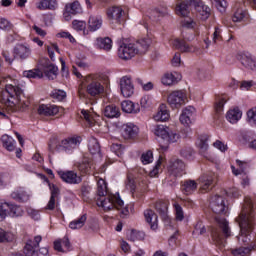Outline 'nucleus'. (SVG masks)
Returning <instances> with one entry per match:
<instances>
[{"mask_svg": "<svg viewBox=\"0 0 256 256\" xmlns=\"http://www.w3.org/2000/svg\"><path fill=\"white\" fill-rule=\"evenodd\" d=\"M63 247H65L66 251H71V242L69 241L68 236H64L63 239L56 240L54 242L55 251H58L59 253H65Z\"/></svg>", "mask_w": 256, "mask_h": 256, "instance_id": "cd10ccee", "label": "nucleus"}, {"mask_svg": "<svg viewBox=\"0 0 256 256\" xmlns=\"http://www.w3.org/2000/svg\"><path fill=\"white\" fill-rule=\"evenodd\" d=\"M210 208L212 209L213 213H216V215L225 213L227 209V205H225V198L219 195L213 196L210 201Z\"/></svg>", "mask_w": 256, "mask_h": 256, "instance_id": "dca6fc26", "label": "nucleus"}, {"mask_svg": "<svg viewBox=\"0 0 256 256\" xmlns=\"http://www.w3.org/2000/svg\"><path fill=\"white\" fill-rule=\"evenodd\" d=\"M237 59L246 69L256 70V59L251 54L240 53L237 55Z\"/></svg>", "mask_w": 256, "mask_h": 256, "instance_id": "4be33fe9", "label": "nucleus"}, {"mask_svg": "<svg viewBox=\"0 0 256 256\" xmlns=\"http://www.w3.org/2000/svg\"><path fill=\"white\" fill-rule=\"evenodd\" d=\"M96 203L98 207H102L104 211H111V209H121L125 203L119 196V193L114 195H107L104 197L96 198Z\"/></svg>", "mask_w": 256, "mask_h": 256, "instance_id": "20e7f679", "label": "nucleus"}, {"mask_svg": "<svg viewBox=\"0 0 256 256\" xmlns=\"http://www.w3.org/2000/svg\"><path fill=\"white\" fill-rule=\"evenodd\" d=\"M11 197L20 203H27V201H29V194H27V192H25L23 189L14 191L11 194Z\"/></svg>", "mask_w": 256, "mask_h": 256, "instance_id": "a19ab883", "label": "nucleus"}, {"mask_svg": "<svg viewBox=\"0 0 256 256\" xmlns=\"http://www.w3.org/2000/svg\"><path fill=\"white\" fill-rule=\"evenodd\" d=\"M58 71H59V68H57L55 64H52L51 62H49V60L45 62L43 72L45 77H47V79H49L50 81L57 79Z\"/></svg>", "mask_w": 256, "mask_h": 256, "instance_id": "a878e982", "label": "nucleus"}, {"mask_svg": "<svg viewBox=\"0 0 256 256\" xmlns=\"http://www.w3.org/2000/svg\"><path fill=\"white\" fill-rule=\"evenodd\" d=\"M75 167L82 175H91L93 173V161L89 158H83L81 161L75 163Z\"/></svg>", "mask_w": 256, "mask_h": 256, "instance_id": "aec40b11", "label": "nucleus"}, {"mask_svg": "<svg viewBox=\"0 0 256 256\" xmlns=\"http://www.w3.org/2000/svg\"><path fill=\"white\" fill-rule=\"evenodd\" d=\"M123 139H135L139 135V127L133 123L124 124L121 128Z\"/></svg>", "mask_w": 256, "mask_h": 256, "instance_id": "6ab92c4d", "label": "nucleus"}, {"mask_svg": "<svg viewBox=\"0 0 256 256\" xmlns=\"http://www.w3.org/2000/svg\"><path fill=\"white\" fill-rule=\"evenodd\" d=\"M215 182V173L207 172L199 177L198 183L200 190L203 192L211 191L213 189V183Z\"/></svg>", "mask_w": 256, "mask_h": 256, "instance_id": "ddd939ff", "label": "nucleus"}, {"mask_svg": "<svg viewBox=\"0 0 256 256\" xmlns=\"http://www.w3.org/2000/svg\"><path fill=\"white\" fill-rule=\"evenodd\" d=\"M1 142L3 147H5V149H7V151H15V140L13 139V137L4 134L1 137Z\"/></svg>", "mask_w": 256, "mask_h": 256, "instance_id": "79ce46f5", "label": "nucleus"}, {"mask_svg": "<svg viewBox=\"0 0 256 256\" xmlns=\"http://www.w3.org/2000/svg\"><path fill=\"white\" fill-rule=\"evenodd\" d=\"M79 143H81V137H72L62 140L60 145L56 146V151H65V153H69L73 149H77Z\"/></svg>", "mask_w": 256, "mask_h": 256, "instance_id": "9b49d317", "label": "nucleus"}, {"mask_svg": "<svg viewBox=\"0 0 256 256\" xmlns=\"http://www.w3.org/2000/svg\"><path fill=\"white\" fill-rule=\"evenodd\" d=\"M168 134H169V128L167 126L158 125L154 129V135H156V137H160V139H162L163 141L167 139Z\"/></svg>", "mask_w": 256, "mask_h": 256, "instance_id": "de8ad7c7", "label": "nucleus"}, {"mask_svg": "<svg viewBox=\"0 0 256 256\" xmlns=\"http://www.w3.org/2000/svg\"><path fill=\"white\" fill-rule=\"evenodd\" d=\"M95 47H97V49H103V51H111L113 41L109 37L97 38Z\"/></svg>", "mask_w": 256, "mask_h": 256, "instance_id": "f704fd0d", "label": "nucleus"}, {"mask_svg": "<svg viewBox=\"0 0 256 256\" xmlns=\"http://www.w3.org/2000/svg\"><path fill=\"white\" fill-rule=\"evenodd\" d=\"M255 248V245L251 244L248 247H240L232 250V255L234 256H249L251 255V251Z\"/></svg>", "mask_w": 256, "mask_h": 256, "instance_id": "37998d69", "label": "nucleus"}, {"mask_svg": "<svg viewBox=\"0 0 256 256\" xmlns=\"http://www.w3.org/2000/svg\"><path fill=\"white\" fill-rule=\"evenodd\" d=\"M216 226H212L210 233L211 239L216 247H225V239L231 237V227L227 219L221 216H215Z\"/></svg>", "mask_w": 256, "mask_h": 256, "instance_id": "7ed1b4c3", "label": "nucleus"}, {"mask_svg": "<svg viewBox=\"0 0 256 256\" xmlns=\"http://www.w3.org/2000/svg\"><path fill=\"white\" fill-rule=\"evenodd\" d=\"M227 101H229V96L225 94L216 97V103H215L216 113H222L223 107H225V103H227Z\"/></svg>", "mask_w": 256, "mask_h": 256, "instance_id": "c03bdc74", "label": "nucleus"}, {"mask_svg": "<svg viewBox=\"0 0 256 256\" xmlns=\"http://www.w3.org/2000/svg\"><path fill=\"white\" fill-rule=\"evenodd\" d=\"M194 7L198 12V15H200L202 21H207V19H209V15H211V8H209L207 5H204L199 0H197V4Z\"/></svg>", "mask_w": 256, "mask_h": 256, "instance_id": "c756f323", "label": "nucleus"}, {"mask_svg": "<svg viewBox=\"0 0 256 256\" xmlns=\"http://www.w3.org/2000/svg\"><path fill=\"white\" fill-rule=\"evenodd\" d=\"M193 115H195V107H186L184 110H182L180 115V123H182V125L185 127H189V125H191V117H193Z\"/></svg>", "mask_w": 256, "mask_h": 256, "instance_id": "393cba45", "label": "nucleus"}, {"mask_svg": "<svg viewBox=\"0 0 256 256\" xmlns=\"http://www.w3.org/2000/svg\"><path fill=\"white\" fill-rule=\"evenodd\" d=\"M51 196L50 199L45 206L46 211H55L56 207H59V188L55 185L50 186Z\"/></svg>", "mask_w": 256, "mask_h": 256, "instance_id": "412c9836", "label": "nucleus"}, {"mask_svg": "<svg viewBox=\"0 0 256 256\" xmlns=\"http://www.w3.org/2000/svg\"><path fill=\"white\" fill-rule=\"evenodd\" d=\"M24 77L27 79H41L43 77V72L39 69L29 70L23 72Z\"/></svg>", "mask_w": 256, "mask_h": 256, "instance_id": "603ef678", "label": "nucleus"}, {"mask_svg": "<svg viewBox=\"0 0 256 256\" xmlns=\"http://www.w3.org/2000/svg\"><path fill=\"white\" fill-rule=\"evenodd\" d=\"M164 141L166 143H177L179 141V134L175 132H168L166 139Z\"/></svg>", "mask_w": 256, "mask_h": 256, "instance_id": "0e129e2a", "label": "nucleus"}, {"mask_svg": "<svg viewBox=\"0 0 256 256\" xmlns=\"http://www.w3.org/2000/svg\"><path fill=\"white\" fill-rule=\"evenodd\" d=\"M108 18L121 23V17H123V8L119 6H114L108 9L107 11Z\"/></svg>", "mask_w": 256, "mask_h": 256, "instance_id": "72a5a7b5", "label": "nucleus"}, {"mask_svg": "<svg viewBox=\"0 0 256 256\" xmlns=\"http://www.w3.org/2000/svg\"><path fill=\"white\" fill-rule=\"evenodd\" d=\"M168 173L174 177H181L185 173V162L180 159H172L168 165Z\"/></svg>", "mask_w": 256, "mask_h": 256, "instance_id": "f8f14e48", "label": "nucleus"}, {"mask_svg": "<svg viewBox=\"0 0 256 256\" xmlns=\"http://www.w3.org/2000/svg\"><path fill=\"white\" fill-rule=\"evenodd\" d=\"M139 54V48L135 46V44H122L118 49V57L120 59H124V61H129V59H133L135 55Z\"/></svg>", "mask_w": 256, "mask_h": 256, "instance_id": "0eeeda50", "label": "nucleus"}, {"mask_svg": "<svg viewBox=\"0 0 256 256\" xmlns=\"http://www.w3.org/2000/svg\"><path fill=\"white\" fill-rule=\"evenodd\" d=\"M7 78H1L0 87H5L0 90V103L7 107L10 111H25L29 107V100L23 94V90L19 86L7 83Z\"/></svg>", "mask_w": 256, "mask_h": 256, "instance_id": "f257e3e1", "label": "nucleus"}, {"mask_svg": "<svg viewBox=\"0 0 256 256\" xmlns=\"http://www.w3.org/2000/svg\"><path fill=\"white\" fill-rule=\"evenodd\" d=\"M247 19H248V14L242 9H238L232 17V21L234 23H245Z\"/></svg>", "mask_w": 256, "mask_h": 256, "instance_id": "09e8293b", "label": "nucleus"}, {"mask_svg": "<svg viewBox=\"0 0 256 256\" xmlns=\"http://www.w3.org/2000/svg\"><path fill=\"white\" fill-rule=\"evenodd\" d=\"M182 27H186V29H193V27H195V21H193L189 16L184 17L182 20Z\"/></svg>", "mask_w": 256, "mask_h": 256, "instance_id": "774afa93", "label": "nucleus"}, {"mask_svg": "<svg viewBox=\"0 0 256 256\" xmlns=\"http://www.w3.org/2000/svg\"><path fill=\"white\" fill-rule=\"evenodd\" d=\"M14 59L25 61L31 57V48L27 44H16L13 48Z\"/></svg>", "mask_w": 256, "mask_h": 256, "instance_id": "9d476101", "label": "nucleus"}, {"mask_svg": "<svg viewBox=\"0 0 256 256\" xmlns=\"http://www.w3.org/2000/svg\"><path fill=\"white\" fill-rule=\"evenodd\" d=\"M96 195V199H99L100 197H105L107 195V183L105 182V180H98Z\"/></svg>", "mask_w": 256, "mask_h": 256, "instance_id": "49530a36", "label": "nucleus"}, {"mask_svg": "<svg viewBox=\"0 0 256 256\" xmlns=\"http://www.w3.org/2000/svg\"><path fill=\"white\" fill-rule=\"evenodd\" d=\"M141 161L144 165H149L153 161V152L147 151L146 153L142 154Z\"/></svg>", "mask_w": 256, "mask_h": 256, "instance_id": "e2e57ef3", "label": "nucleus"}, {"mask_svg": "<svg viewBox=\"0 0 256 256\" xmlns=\"http://www.w3.org/2000/svg\"><path fill=\"white\" fill-rule=\"evenodd\" d=\"M247 119L250 125H256V107L247 112Z\"/></svg>", "mask_w": 256, "mask_h": 256, "instance_id": "680f3d73", "label": "nucleus"}, {"mask_svg": "<svg viewBox=\"0 0 256 256\" xmlns=\"http://www.w3.org/2000/svg\"><path fill=\"white\" fill-rule=\"evenodd\" d=\"M236 164L238 165V167L240 169H235V166H231L232 173L234 175H241L243 173V171H245V169L247 168V162H243L241 160H236Z\"/></svg>", "mask_w": 256, "mask_h": 256, "instance_id": "6e6d98bb", "label": "nucleus"}, {"mask_svg": "<svg viewBox=\"0 0 256 256\" xmlns=\"http://www.w3.org/2000/svg\"><path fill=\"white\" fill-rule=\"evenodd\" d=\"M242 115L243 113L241 110H239V108H234L227 112L226 119L229 121V123L235 124L237 121H239V119H241Z\"/></svg>", "mask_w": 256, "mask_h": 256, "instance_id": "58836bf2", "label": "nucleus"}, {"mask_svg": "<svg viewBox=\"0 0 256 256\" xmlns=\"http://www.w3.org/2000/svg\"><path fill=\"white\" fill-rule=\"evenodd\" d=\"M12 241H15V234L0 228V243H11Z\"/></svg>", "mask_w": 256, "mask_h": 256, "instance_id": "3c124183", "label": "nucleus"}, {"mask_svg": "<svg viewBox=\"0 0 256 256\" xmlns=\"http://www.w3.org/2000/svg\"><path fill=\"white\" fill-rule=\"evenodd\" d=\"M207 233V228H205V225H203V222H198L195 225L193 235H205Z\"/></svg>", "mask_w": 256, "mask_h": 256, "instance_id": "13d9d810", "label": "nucleus"}, {"mask_svg": "<svg viewBox=\"0 0 256 256\" xmlns=\"http://www.w3.org/2000/svg\"><path fill=\"white\" fill-rule=\"evenodd\" d=\"M57 7H59L57 0H41L37 4V9H40V11H55Z\"/></svg>", "mask_w": 256, "mask_h": 256, "instance_id": "c85d7f7f", "label": "nucleus"}, {"mask_svg": "<svg viewBox=\"0 0 256 256\" xmlns=\"http://www.w3.org/2000/svg\"><path fill=\"white\" fill-rule=\"evenodd\" d=\"M176 80L177 78H175V75L173 73H166L161 79L163 85H168V86L173 85V83H175Z\"/></svg>", "mask_w": 256, "mask_h": 256, "instance_id": "4d7b16f0", "label": "nucleus"}, {"mask_svg": "<svg viewBox=\"0 0 256 256\" xmlns=\"http://www.w3.org/2000/svg\"><path fill=\"white\" fill-rule=\"evenodd\" d=\"M23 217V208L19 205L11 203H1L0 204V221H4L5 217Z\"/></svg>", "mask_w": 256, "mask_h": 256, "instance_id": "423d86ee", "label": "nucleus"}, {"mask_svg": "<svg viewBox=\"0 0 256 256\" xmlns=\"http://www.w3.org/2000/svg\"><path fill=\"white\" fill-rule=\"evenodd\" d=\"M87 83L86 91L90 97H99L105 93V86L101 84V78L97 74H91L85 77Z\"/></svg>", "mask_w": 256, "mask_h": 256, "instance_id": "39448f33", "label": "nucleus"}, {"mask_svg": "<svg viewBox=\"0 0 256 256\" xmlns=\"http://www.w3.org/2000/svg\"><path fill=\"white\" fill-rule=\"evenodd\" d=\"M207 141H209V136L204 135L201 136L197 145L200 149V153H205L207 151V149H209V144H207Z\"/></svg>", "mask_w": 256, "mask_h": 256, "instance_id": "864d4df0", "label": "nucleus"}, {"mask_svg": "<svg viewBox=\"0 0 256 256\" xmlns=\"http://www.w3.org/2000/svg\"><path fill=\"white\" fill-rule=\"evenodd\" d=\"M144 217L146 220V223H149L151 229L155 231L158 227L157 224V214L151 209H147L144 211Z\"/></svg>", "mask_w": 256, "mask_h": 256, "instance_id": "473e14b6", "label": "nucleus"}, {"mask_svg": "<svg viewBox=\"0 0 256 256\" xmlns=\"http://www.w3.org/2000/svg\"><path fill=\"white\" fill-rule=\"evenodd\" d=\"M174 207H175V211H176V220L183 221V219H185L183 207H181V205H179V204H175Z\"/></svg>", "mask_w": 256, "mask_h": 256, "instance_id": "338daca9", "label": "nucleus"}, {"mask_svg": "<svg viewBox=\"0 0 256 256\" xmlns=\"http://www.w3.org/2000/svg\"><path fill=\"white\" fill-rule=\"evenodd\" d=\"M87 222V214H83L79 218L69 223L70 229H81Z\"/></svg>", "mask_w": 256, "mask_h": 256, "instance_id": "a18cd8bd", "label": "nucleus"}, {"mask_svg": "<svg viewBox=\"0 0 256 256\" xmlns=\"http://www.w3.org/2000/svg\"><path fill=\"white\" fill-rule=\"evenodd\" d=\"M151 43L152 41L149 36H146L139 39L134 45L135 47H137L138 53H140V55H143V53H147L149 47L151 46Z\"/></svg>", "mask_w": 256, "mask_h": 256, "instance_id": "7c9ffc66", "label": "nucleus"}, {"mask_svg": "<svg viewBox=\"0 0 256 256\" xmlns=\"http://www.w3.org/2000/svg\"><path fill=\"white\" fill-rule=\"evenodd\" d=\"M167 101L171 109H179L185 103V93L179 90L173 91L168 95Z\"/></svg>", "mask_w": 256, "mask_h": 256, "instance_id": "4468645a", "label": "nucleus"}, {"mask_svg": "<svg viewBox=\"0 0 256 256\" xmlns=\"http://www.w3.org/2000/svg\"><path fill=\"white\" fill-rule=\"evenodd\" d=\"M120 91L123 97H131L135 93V86H133L131 77L124 76L120 79Z\"/></svg>", "mask_w": 256, "mask_h": 256, "instance_id": "f3484780", "label": "nucleus"}, {"mask_svg": "<svg viewBox=\"0 0 256 256\" xmlns=\"http://www.w3.org/2000/svg\"><path fill=\"white\" fill-rule=\"evenodd\" d=\"M53 99H56V101H63L65 97H67V93L63 90H55L52 92Z\"/></svg>", "mask_w": 256, "mask_h": 256, "instance_id": "69168bd1", "label": "nucleus"}, {"mask_svg": "<svg viewBox=\"0 0 256 256\" xmlns=\"http://www.w3.org/2000/svg\"><path fill=\"white\" fill-rule=\"evenodd\" d=\"M170 117L169 110H167V105L165 104H161L158 112L154 115L155 121H169Z\"/></svg>", "mask_w": 256, "mask_h": 256, "instance_id": "e433bc0d", "label": "nucleus"}, {"mask_svg": "<svg viewBox=\"0 0 256 256\" xmlns=\"http://www.w3.org/2000/svg\"><path fill=\"white\" fill-rule=\"evenodd\" d=\"M130 241H143L145 239V232L132 230L130 235L128 236Z\"/></svg>", "mask_w": 256, "mask_h": 256, "instance_id": "5fc2aeb1", "label": "nucleus"}, {"mask_svg": "<svg viewBox=\"0 0 256 256\" xmlns=\"http://www.w3.org/2000/svg\"><path fill=\"white\" fill-rule=\"evenodd\" d=\"M104 116L108 119H114L115 117H119L121 115V112L119 111V107H117L115 104L107 105L104 108Z\"/></svg>", "mask_w": 256, "mask_h": 256, "instance_id": "4c0bfd02", "label": "nucleus"}, {"mask_svg": "<svg viewBox=\"0 0 256 256\" xmlns=\"http://www.w3.org/2000/svg\"><path fill=\"white\" fill-rule=\"evenodd\" d=\"M88 149L92 155L101 153V146L99 145V141H97L95 138H90L88 142Z\"/></svg>", "mask_w": 256, "mask_h": 256, "instance_id": "8fccbe9b", "label": "nucleus"}, {"mask_svg": "<svg viewBox=\"0 0 256 256\" xmlns=\"http://www.w3.org/2000/svg\"><path fill=\"white\" fill-rule=\"evenodd\" d=\"M111 151L115 153L117 157H123V151H125V148L121 144H112Z\"/></svg>", "mask_w": 256, "mask_h": 256, "instance_id": "bf43d9fd", "label": "nucleus"}, {"mask_svg": "<svg viewBox=\"0 0 256 256\" xmlns=\"http://www.w3.org/2000/svg\"><path fill=\"white\" fill-rule=\"evenodd\" d=\"M245 204L242 208V211L239 217L236 219L239 227H240V235L238 236L239 243H243L244 245H249L251 243V231H253V227L256 225V214L253 209V200L251 198H245Z\"/></svg>", "mask_w": 256, "mask_h": 256, "instance_id": "f03ea898", "label": "nucleus"}, {"mask_svg": "<svg viewBox=\"0 0 256 256\" xmlns=\"http://www.w3.org/2000/svg\"><path fill=\"white\" fill-rule=\"evenodd\" d=\"M122 111L124 113L137 114L140 111L139 104L133 103L131 100H125L121 103Z\"/></svg>", "mask_w": 256, "mask_h": 256, "instance_id": "c9c22d12", "label": "nucleus"}, {"mask_svg": "<svg viewBox=\"0 0 256 256\" xmlns=\"http://www.w3.org/2000/svg\"><path fill=\"white\" fill-rule=\"evenodd\" d=\"M72 27L76 31H85V28L87 27V22L86 21L74 20L72 22Z\"/></svg>", "mask_w": 256, "mask_h": 256, "instance_id": "052dcab7", "label": "nucleus"}, {"mask_svg": "<svg viewBox=\"0 0 256 256\" xmlns=\"http://www.w3.org/2000/svg\"><path fill=\"white\" fill-rule=\"evenodd\" d=\"M58 175L60 179H62L64 183H68V185H79V183L83 181V177L73 170L58 171Z\"/></svg>", "mask_w": 256, "mask_h": 256, "instance_id": "1a4fd4ad", "label": "nucleus"}, {"mask_svg": "<svg viewBox=\"0 0 256 256\" xmlns=\"http://www.w3.org/2000/svg\"><path fill=\"white\" fill-rule=\"evenodd\" d=\"M59 113V107L51 104H41L38 107V114L44 115L45 117H53Z\"/></svg>", "mask_w": 256, "mask_h": 256, "instance_id": "b1692460", "label": "nucleus"}, {"mask_svg": "<svg viewBox=\"0 0 256 256\" xmlns=\"http://www.w3.org/2000/svg\"><path fill=\"white\" fill-rule=\"evenodd\" d=\"M43 238L41 236H36L34 239H29L23 248V253L25 256H39V244Z\"/></svg>", "mask_w": 256, "mask_h": 256, "instance_id": "6e6552de", "label": "nucleus"}, {"mask_svg": "<svg viewBox=\"0 0 256 256\" xmlns=\"http://www.w3.org/2000/svg\"><path fill=\"white\" fill-rule=\"evenodd\" d=\"M182 191L185 195H191V193L197 191V182H195V180H185L182 186Z\"/></svg>", "mask_w": 256, "mask_h": 256, "instance_id": "ea45409f", "label": "nucleus"}, {"mask_svg": "<svg viewBox=\"0 0 256 256\" xmlns=\"http://www.w3.org/2000/svg\"><path fill=\"white\" fill-rule=\"evenodd\" d=\"M103 27V18L101 16H90L88 19V28L90 31H99Z\"/></svg>", "mask_w": 256, "mask_h": 256, "instance_id": "2f4dec72", "label": "nucleus"}, {"mask_svg": "<svg viewBox=\"0 0 256 256\" xmlns=\"http://www.w3.org/2000/svg\"><path fill=\"white\" fill-rule=\"evenodd\" d=\"M172 45L181 53H195V47L189 45L185 40L175 39Z\"/></svg>", "mask_w": 256, "mask_h": 256, "instance_id": "bb28decb", "label": "nucleus"}, {"mask_svg": "<svg viewBox=\"0 0 256 256\" xmlns=\"http://www.w3.org/2000/svg\"><path fill=\"white\" fill-rule=\"evenodd\" d=\"M82 11L83 10L81 9V4L79 1H74L65 5L63 17L65 21H71V15H79V13H82Z\"/></svg>", "mask_w": 256, "mask_h": 256, "instance_id": "a211bd4d", "label": "nucleus"}, {"mask_svg": "<svg viewBox=\"0 0 256 256\" xmlns=\"http://www.w3.org/2000/svg\"><path fill=\"white\" fill-rule=\"evenodd\" d=\"M155 209L157 213H159L165 225H171V218H169V215H167V209H168L167 202H164V201L156 202Z\"/></svg>", "mask_w": 256, "mask_h": 256, "instance_id": "5701e85b", "label": "nucleus"}, {"mask_svg": "<svg viewBox=\"0 0 256 256\" xmlns=\"http://www.w3.org/2000/svg\"><path fill=\"white\" fill-rule=\"evenodd\" d=\"M197 7V0H185L178 1L176 4V13L180 15V17H189V7Z\"/></svg>", "mask_w": 256, "mask_h": 256, "instance_id": "2eb2a0df", "label": "nucleus"}]
</instances>
